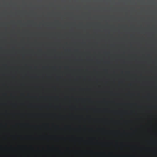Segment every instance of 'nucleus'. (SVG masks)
Listing matches in <instances>:
<instances>
[{"mask_svg": "<svg viewBox=\"0 0 157 157\" xmlns=\"http://www.w3.org/2000/svg\"><path fill=\"white\" fill-rule=\"evenodd\" d=\"M0 156H52V155H0Z\"/></svg>", "mask_w": 157, "mask_h": 157, "instance_id": "f257e3e1", "label": "nucleus"}, {"mask_svg": "<svg viewBox=\"0 0 157 157\" xmlns=\"http://www.w3.org/2000/svg\"><path fill=\"white\" fill-rule=\"evenodd\" d=\"M131 147L133 148H136L137 147L136 146H131Z\"/></svg>", "mask_w": 157, "mask_h": 157, "instance_id": "f03ea898", "label": "nucleus"}]
</instances>
